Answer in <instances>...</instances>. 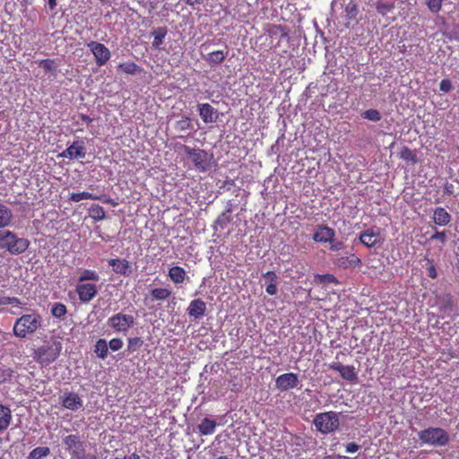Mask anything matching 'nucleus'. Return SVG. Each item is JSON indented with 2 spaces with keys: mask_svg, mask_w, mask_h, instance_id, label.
Wrapping results in <instances>:
<instances>
[{
  "mask_svg": "<svg viewBox=\"0 0 459 459\" xmlns=\"http://www.w3.org/2000/svg\"><path fill=\"white\" fill-rule=\"evenodd\" d=\"M94 353L101 359H105L108 354V345L105 339H99L94 345Z\"/></svg>",
  "mask_w": 459,
  "mask_h": 459,
  "instance_id": "nucleus-29",
  "label": "nucleus"
},
{
  "mask_svg": "<svg viewBox=\"0 0 459 459\" xmlns=\"http://www.w3.org/2000/svg\"><path fill=\"white\" fill-rule=\"evenodd\" d=\"M399 158L415 164L418 162L417 155L414 151L411 150L407 146H403L398 153Z\"/></svg>",
  "mask_w": 459,
  "mask_h": 459,
  "instance_id": "nucleus-33",
  "label": "nucleus"
},
{
  "mask_svg": "<svg viewBox=\"0 0 459 459\" xmlns=\"http://www.w3.org/2000/svg\"><path fill=\"white\" fill-rule=\"evenodd\" d=\"M362 117L373 122H377L382 117L377 109L370 108L362 113Z\"/></svg>",
  "mask_w": 459,
  "mask_h": 459,
  "instance_id": "nucleus-40",
  "label": "nucleus"
},
{
  "mask_svg": "<svg viewBox=\"0 0 459 459\" xmlns=\"http://www.w3.org/2000/svg\"><path fill=\"white\" fill-rule=\"evenodd\" d=\"M358 14V4L353 0H350L349 3L346 4L344 7L345 20L348 21V23H350L351 22L355 21L357 19ZM346 26L349 27V24H347Z\"/></svg>",
  "mask_w": 459,
  "mask_h": 459,
  "instance_id": "nucleus-26",
  "label": "nucleus"
},
{
  "mask_svg": "<svg viewBox=\"0 0 459 459\" xmlns=\"http://www.w3.org/2000/svg\"><path fill=\"white\" fill-rule=\"evenodd\" d=\"M30 246V241L18 236L11 230H0V249H5L12 255L24 253Z\"/></svg>",
  "mask_w": 459,
  "mask_h": 459,
  "instance_id": "nucleus-1",
  "label": "nucleus"
},
{
  "mask_svg": "<svg viewBox=\"0 0 459 459\" xmlns=\"http://www.w3.org/2000/svg\"><path fill=\"white\" fill-rule=\"evenodd\" d=\"M62 156L69 159L82 158L84 157L83 147L77 143H74L63 152Z\"/></svg>",
  "mask_w": 459,
  "mask_h": 459,
  "instance_id": "nucleus-25",
  "label": "nucleus"
},
{
  "mask_svg": "<svg viewBox=\"0 0 459 459\" xmlns=\"http://www.w3.org/2000/svg\"><path fill=\"white\" fill-rule=\"evenodd\" d=\"M453 191V185L452 184H446L445 186V192L447 194H452Z\"/></svg>",
  "mask_w": 459,
  "mask_h": 459,
  "instance_id": "nucleus-55",
  "label": "nucleus"
},
{
  "mask_svg": "<svg viewBox=\"0 0 459 459\" xmlns=\"http://www.w3.org/2000/svg\"><path fill=\"white\" fill-rule=\"evenodd\" d=\"M20 305L21 300L16 297H2L0 298V306L2 305Z\"/></svg>",
  "mask_w": 459,
  "mask_h": 459,
  "instance_id": "nucleus-44",
  "label": "nucleus"
},
{
  "mask_svg": "<svg viewBox=\"0 0 459 459\" xmlns=\"http://www.w3.org/2000/svg\"><path fill=\"white\" fill-rule=\"evenodd\" d=\"M344 446H345V451L350 454H354L360 449V446L354 442L348 443Z\"/></svg>",
  "mask_w": 459,
  "mask_h": 459,
  "instance_id": "nucleus-46",
  "label": "nucleus"
},
{
  "mask_svg": "<svg viewBox=\"0 0 459 459\" xmlns=\"http://www.w3.org/2000/svg\"><path fill=\"white\" fill-rule=\"evenodd\" d=\"M85 198H86V192L77 193V194H74L72 195V200H74L75 202H79V201L83 200Z\"/></svg>",
  "mask_w": 459,
  "mask_h": 459,
  "instance_id": "nucleus-52",
  "label": "nucleus"
},
{
  "mask_svg": "<svg viewBox=\"0 0 459 459\" xmlns=\"http://www.w3.org/2000/svg\"><path fill=\"white\" fill-rule=\"evenodd\" d=\"M330 243H331L330 249L332 251H338V250L342 249V247H343V243L342 241H337V242L333 241Z\"/></svg>",
  "mask_w": 459,
  "mask_h": 459,
  "instance_id": "nucleus-51",
  "label": "nucleus"
},
{
  "mask_svg": "<svg viewBox=\"0 0 459 459\" xmlns=\"http://www.w3.org/2000/svg\"><path fill=\"white\" fill-rule=\"evenodd\" d=\"M198 112L202 120L205 124L216 122L218 119V111L209 103L198 104Z\"/></svg>",
  "mask_w": 459,
  "mask_h": 459,
  "instance_id": "nucleus-13",
  "label": "nucleus"
},
{
  "mask_svg": "<svg viewBox=\"0 0 459 459\" xmlns=\"http://www.w3.org/2000/svg\"><path fill=\"white\" fill-rule=\"evenodd\" d=\"M329 368L337 371L342 378L351 383H355L358 380V376L354 366H344L338 362H333L329 365Z\"/></svg>",
  "mask_w": 459,
  "mask_h": 459,
  "instance_id": "nucleus-10",
  "label": "nucleus"
},
{
  "mask_svg": "<svg viewBox=\"0 0 459 459\" xmlns=\"http://www.w3.org/2000/svg\"><path fill=\"white\" fill-rule=\"evenodd\" d=\"M62 403H63L64 407L70 409V410H76L79 406L82 405V401H81L80 397L76 394H74V393L67 394L63 398Z\"/></svg>",
  "mask_w": 459,
  "mask_h": 459,
  "instance_id": "nucleus-28",
  "label": "nucleus"
},
{
  "mask_svg": "<svg viewBox=\"0 0 459 459\" xmlns=\"http://www.w3.org/2000/svg\"><path fill=\"white\" fill-rule=\"evenodd\" d=\"M99 276L94 271L88 270V281L89 280H98Z\"/></svg>",
  "mask_w": 459,
  "mask_h": 459,
  "instance_id": "nucleus-54",
  "label": "nucleus"
},
{
  "mask_svg": "<svg viewBox=\"0 0 459 459\" xmlns=\"http://www.w3.org/2000/svg\"><path fill=\"white\" fill-rule=\"evenodd\" d=\"M239 390V386H237V385H233L231 387V391L238 392Z\"/></svg>",
  "mask_w": 459,
  "mask_h": 459,
  "instance_id": "nucleus-58",
  "label": "nucleus"
},
{
  "mask_svg": "<svg viewBox=\"0 0 459 459\" xmlns=\"http://www.w3.org/2000/svg\"><path fill=\"white\" fill-rule=\"evenodd\" d=\"M13 220V214L12 210L0 202V229L5 228L11 225Z\"/></svg>",
  "mask_w": 459,
  "mask_h": 459,
  "instance_id": "nucleus-22",
  "label": "nucleus"
},
{
  "mask_svg": "<svg viewBox=\"0 0 459 459\" xmlns=\"http://www.w3.org/2000/svg\"><path fill=\"white\" fill-rule=\"evenodd\" d=\"M84 281H86V270L82 271L77 278L75 276L70 278L71 284L82 282L76 285V292L82 302L86 301V284L83 283Z\"/></svg>",
  "mask_w": 459,
  "mask_h": 459,
  "instance_id": "nucleus-17",
  "label": "nucleus"
},
{
  "mask_svg": "<svg viewBox=\"0 0 459 459\" xmlns=\"http://www.w3.org/2000/svg\"><path fill=\"white\" fill-rule=\"evenodd\" d=\"M48 5L51 10L56 6V0H48Z\"/></svg>",
  "mask_w": 459,
  "mask_h": 459,
  "instance_id": "nucleus-56",
  "label": "nucleus"
},
{
  "mask_svg": "<svg viewBox=\"0 0 459 459\" xmlns=\"http://www.w3.org/2000/svg\"><path fill=\"white\" fill-rule=\"evenodd\" d=\"M339 415V412L333 411L317 413L314 418L313 424L316 430L324 435L333 433L340 427Z\"/></svg>",
  "mask_w": 459,
  "mask_h": 459,
  "instance_id": "nucleus-3",
  "label": "nucleus"
},
{
  "mask_svg": "<svg viewBox=\"0 0 459 459\" xmlns=\"http://www.w3.org/2000/svg\"><path fill=\"white\" fill-rule=\"evenodd\" d=\"M429 12L437 13L442 9L443 0H424Z\"/></svg>",
  "mask_w": 459,
  "mask_h": 459,
  "instance_id": "nucleus-38",
  "label": "nucleus"
},
{
  "mask_svg": "<svg viewBox=\"0 0 459 459\" xmlns=\"http://www.w3.org/2000/svg\"><path fill=\"white\" fill-rule=\"evenodd\" d=\"M39 66L42 67L46 72L56 70L55 61L52 59H43L39 63Z\"/></svg>",
  "mask_w": 459,
  "mask_h": 459,
  "instance_id": "nucleus-43",
  "label": "nucleus"
},
{
  "mask_svg": "<svg viewBox=\"0 0 459 459\" xmlns=\"http://www.w3.org/2000/svg\"><path fill=\"white\" fill-rule=\"evenodd\" d=\"M362 264L360 258L356 255L351 254L349 256H341L336 260V264L343 269L356 268L360 266Z\"/></svg>",
  "mask_w": 459,
  "mask_h": 459,
  "instance_id": "nucleus-18",
  "label": "nucleus"
},
{
  "mask_svg": "<svg viewBox=\"0 0 459 459\" xmlns=\"http://www.w3.org/2000/svg\"><path fill=\"white\" fill-rule=\"evenodd\" d=\"M64 443L73 457L83 459L86 456L84 445L78 436L69 435L64 439Z\"/></svg>",
  "mask_w": 459,
  "mask_h": 459,
  "instance_id": "nucleus-9",
  "label": "nucleus"
},
{
  "mask_svg": "<svg viewBox=\"0 0 459 459\" xmlns=\"http://www.w3.org/2000/svg\"><path fill=\"white\" fill-rule=\"evenodd\" d=\"M115 459H127V456H124V457H116Z\"/></svg>",
  "mask_w": 459,
  "mask_h": 459,
  "instance_id": "nucleus-59",
  "label": "nucleus"
},
{
  "mask_svg": "<svg viewBox=\"0 0 459 459\" xmlns=\"http://www.w3.org/2000/svg\"><path fill=\"white\" fill-rule=\"evenodd\" d=\"M143 345V340L141 337H131L127 340V351L133 353L138 351Z\"/></svg>",
  "mask_w": 459,
  "mask_h": 459,
  "instance_id": "nucleus-36",
  "label": "nucleus"
},
{
  "mask_svg": "<svg viewBox=\"0 0 459 459\" xmlns=\"http://www.w3.org/2000/svg\"><path fill=\"white\" fill-rule=\"evenodd\" d=\"M108 345L112 351H117L123 347L124 342L120 338H113L108 342Z\"/></svg>",
  "mask_w": 459,
  "mask_h": 459,
  "instance_id": "nucleus-41",
  "label": "nucleus"
},
{
  "mask_svg": "<svg viewBox=\"0 0 459 459\" xmlns=\"http://www.w3.org/2000/svg\"><path fill=\"white\" fill-rule=\"evenodd\" d=\"M91 51L95 56L97 65L101 66L107 63V61L110 58V52L107 47L99 42H91L88 44Z\"/></svg>",
  "mask_w": 459,
  "mask_h": 459,
  "instance_id": "nucleus-12",
  "label": "nucleus"
},
{
  "mask_svg": "<svg viewBox=\"0 0 459 459\" xmlns=\"http://www.w3.org/2000/svg\"><path fill=\"white\" fill-rule=\"evenodd\" d=\"M91 213L90 216L93 217L94 219H102L105 216V212L102 207H100L99 205H92L91 208Z\"/></svg>",
  "mask_w": 459,
  "mask_h": 459,
  "instance_id": "nucleus-42",
  "label": "nucleus"
},
{
  "mask_svg": "<svg viewBox=\"0 0 459 459\" xmlns=\"http://www.w3.org/2000/svg\"><path fill=\"white\" fill-rule=\"evenodd\" d=\"M66 307L60 302L55 303L51 308V314L54 317L62 318L66 314Z\"/></svg>",
  "mask_w": 459,
  "mask_h": 459,
  "instance_id": "nucleus-37",
  "label": "nucleus"
},
{
  "mask_svg": "<svg viewBox=\"0 0 459 459\" xmlns=\"http://www.w3.org/2000/svg\"><path fill=\"white\" fill-rule=\"evenodd\" d=\"M359 239L367 247H374L382 243L381 229L377 226H372L362 231L359 234Z\"/></svg>",
  "mask_w": 459,
  "mask_h": 459,
  "instance_id": "nucleus-8",
  "label": "nucleus"
},
{
  "mask_svg": "<svg viewBox=\"0 0 459 459\" xmlns=\"http://www.w3.org/2000/svg\"><path fill=\"white\" fill-rule=\"evenodd\" d=\"M217 427V422L209 418H204L202 420L201 423L197 426V429L201 435L209 436L212 435Z\"/></svg>",
  "mask_w": 459,
  "mask_h": 459,
  "instance_id": "nucleus-24",
  "label": "nucleus"
},
{
  "mask_svg": "<svg viewBox=\"0 0 459 459\" xmlns=\"http://www.w3.org/2000/svg\"><path fill=\"white\" fill-rule=\"evenodd\" d=\"M135 325V318L129 314L117 313L108 319V325L115 333L126 334Z\"/></svg>",
  "mask_w": 459,
  "mask_h": 459,
  "instance_id": "nucleus-7",
  "label": "nucleus"
},
{
  "mask_svg": "<svg viewBox=\"0 0 459 459\" xmlns=\"http://www.w3.org/2000/svg\"><path fill=\"white\" fill-rule=\"evenodd\" d=\"M228 56V51L216 50L211 52L205 57V60L211 65H219L221 64Z\"/></svg>",
  "mask_w": 459,
  "mask_h": 459,
  "instance_id": "nucleus-31",
  "label": "nucleus"
},
{
  "mask_svg": "<svg viewBox=\"0 0 459 459\" xmlns=\"http://www.w3.org/2000/svg\"><path fill=\"white\" fill-rule=\"evenodd\" d=\"M50 454V449L48 446H39L34 448L29 454L28 459H42Z\"/></svg>",
  "mask_w": 459,
  "mask_h": 459,
  "instance_id": "nucleus-34",
  "label": "nucleus"
},
{
  "mask_svg": "<svg viewBox=\"0 0 459 459\" xmlns=\"http://www.w3.org/2000/svg\"><path fill=\"white\" fill-rule=\"evenodd\" d=\"M232 207L231 204H228L225 211L221 212L214 221V230L218 228L223 230L227 227V225L232 221Z\"/></svg>",
  "mask_w": 459,
  "mask_h": 459,
  "instance_id": "nucleus-19",
  "label": "nucleus"
},
{
  "mask_svg": "<svg viewBox=\"0 0 459 459\" xmlns=\"http://www.w3.org/2000/svg\"><path fill=\"white\" fill-rule=\"evenodd\" d=\"M420 445H429L431 446H446L450 441L449 434L446 430L438 427H429L418 432Z\"/></svg>",
  "mask_w": 459,
  "mask_h": 459,
  "instance_id": "nucleus-2",
  "label": "nucleus"
},
{
  "mask_svg": "<svg viewBox=\"0 0 459 459\" xmlns=\"http://www.w3.org/2000/svg\"><path fill=\"white\" fill-rule=\"evenodd\" d=\"M185 153L192 159L195 168L200 172H205L211 168V160L207 152L202 149L190 148L187 145L183 146Z\"/></svg>",
  "mask_w": 459,
  "mask_h": 459,
  "instance_id": "nucleus-6",
  "label": "nucleus"
},
{
  "mask_svg": "<svg viewBox=\"0 0 459 459\" xmlns=\"http://www.w3.org/2000/svg\"><path fill=\"white\" fill-rule=\"evenodd\" d=\"M98 290L94 284L88 283V302L96 296Z\"/></svg>",
  "mask_w": 459,
  "mask_h": 459,
  "instance_id": "nucleus-50",
  "label": "nucleus"
},
{
  "mask_svg": "<svg viewBox=\"0 0 459 459\" xmlns=\"http://www.w3.org/2000/svg\"><path fill=\"white\" fill-rule=\"evenodd\" d=\"M168 276L175 284H181L186 278V272L183 267L176 265L169 268Z\"/></svg>",
  "mask_w": 459,
  "mask_h": 459,
  "instance_id": "nucleus-21",
  "label": "nucleus"
},
{
  "mask_svg": "<svg viewBox=\"0 0 459 459\" xmlns=\"http://www.w3.org/2000/svg\"><path fill=\"white\" fill-rule=\"evenodd\" d=\"M82 118L83 120H85V119H86V116H85V115H82Z\"/></svg>",
  "mask_w": 459,
  "mask_h": 459,
  "instance_id": "nucleus-60",
  "label": "nucleus"
},
{
  "mask_svg": "<svg viewBox=\"0 0 459 459\" xmlns=\"http://www.w3.org/2000/svg\"><path fill=\"white\" fill-rule=\"evenodd\" d=\"M375 7L379 14L385 16L394 8V4L377 1Z\"/></svg>",
  "mask_w": 459,
  "mask_h": 459,
  "instance_id": "nucleus-39",
  "label": "nucleus"
},
{
  "mask_svg": "<svg viewBox=\"0 0 459 459\" xmlns=\"http://www.w3.org/2000/svg\"><path fill=\"white\" fill-rule=\"evenodd\" d=\"M108 264L112 266L113 271L117 274L128 276L132 273L130 263L126 259H110Z\"/></svg>",
  "mask_w": 459,
  "mask_h": 459,
  "instance_id": "nucleus-15",
  "label": "nucleus"
},
{
  "mask_svg": "<svg viewBox=\"0 0 459 459\" xmlns=\"http://www.w3.org/2000/svg\"><path fill=\"white\" fill-rule=\"evenodd\" d=\"M427 262H428V267H427L428 276L431 279H436L437 277V272L435 264H433V261L430 259H427Z\"/></svg>",
  "mask_w": 459,
  "mask_h": 459,
  "instance_id": "nucleus-45",
  "label": "nucleus"
},
{
  "mask_svg": "<svg viewBox=\"0 0 459 459\" xmlns=\"http://www.w3.org/2000/svg\"><path fill=\"white\" fill-rule=\"evenodd\" d=\"M118 68L127 74H134L142 71L141 67L134 62L121 63L119 64Z\"/></svg>",
  "mask_w": 459,
  "mask_h": 459,
  "instance_id": "nucleus-35",
  "label": "nucleus"
},
{
  "mask_svg": "<svg viewBox=\"0 0 459 459\" xmlns=\"http://www.w3.org/2000/svg\"><path fill=\"white\" fill-rule=\"evenodd\" d=\"M264 278L266 279V281H269V283L266 285V292L269 294V295H275L277 293V284H276V280H277V275L274 272H267L265 274H264Z\"/></svg>",
  "mask_w": 459,
  "mask_h": 459,
  "instance_id": "nucleus-32",
  "label": "nucleus"
},
{
  "mask_svg": "<svg viewBox=\"0 0 459 459\" xmlns=\"http://www.w3.org/2000/svg\"><path fill=\"white\" fill-rule=\"evenodd\" d=\"M206 311V304L200 299H194L190 302L187 313L190 316L195 318H201L204 316Z\"/></svg>",
  "mask_w": 459,
  "mask_h": 459,
  "instance_id": "nucleus-16",
  "label": "nucleus"
},
{
  "mask_svg": "<svg viewBox=\"0 0 459 459\" xmlns=\"http://www.w3.org/2000/svg\"><path fill=\"white\" fill-rule=\"evenodd\" d=\"M167 33V27H159L156 30H154V31L152 32L154 39L152 44L153 48H160V45L163 43V39H165Z\"/></svg>",
  "mask_w": 459,
  "mask_h": 459,
  "instance_id": "nucleus-30",
  "label": "nucleus"
},
{
  "mask_svg": "<svg viewBox=\"0 0 459 459\" xmlns=\"http://www.w3.org/2000/svg\"><path fill=\"white\" fill-rule=\"evenodd\" d=\"M127 459H140V456L136 453H133L131 455L127 456Z\"/></svg>",
  "mask_w": 459,
  "mask_h": 459,
  "instance_id": "nucleus-57",
  "label": "nucleus"
},
{
  "mask_svg": "<svg viewBox=\"0 0 459 459\" xmlns=\"http://www.w3.org/2000/svg\"><path fill=\"white\" fill-rule=\"evenodd\" d=\"M321 282H335L336 279L333 274L326 273L323 275H317Z\"/></svg>",
  "mask_w": 459,
  "mask_h": 459,
  "instance_id": "nucleus-49",
  "label": "nucleus"
},
{
  "mask_svg": "<svg viewBox=\"0 0 459 459\" xmlns=\"http://www.w3.org/2000/svg\"><path fill=\"white\" fill-rule=\"evenodd\" d=\"M439 89L443 92H448L452 89L451 82L447 79H444L441 81Z\"/></svg>",
  "mask_w": 459,
  "mask_h": 459,
  "instance_id": "nucleus-48",
  "label": "nucleus"
},
{
  "mask_svg": "<svg viewBox=\"0 0 459 459\" xmlns=\"http://www.w3.org/2000/svg\"><path fill=\"white\" fill-rule=\"evenodd\" d=\"M62 345L59 342L49 341L34 351V359L42 366H48L54 362L60 354Z\"/></svg>",
  "mask_w": 459,
  "mask_h": 459,
  "instance_id": "nucleus-5",
  "label": "nucleus"
},
{
  "mask_svg": "<svg viewBox=\"0 0 459 459\" xmlns=\"http://www.w3.org/2000/svg\"><path fill=\"white\" fill-rule=\"evenodd\" d=\"M41 325L40 316L38 314H27L19 317L13 325L15 336L24 338L30 333H35Z\"/></svg>",
  "mask_w": 459,
  "mask_h": 459,
  "instance_id": "nucleus-4",
  "label": "nucleus"
},
{
  "mask_svg": "<svg viewBox=\"0 0 459 459\" xmlns=\"http://www.w3.org/2000/svg\"><path fill=\"white\" fill-rule=\"evenodd\" d=\"M334 236L333 229L326 225H319L313 235V240L319 243L333 242Z\"/></svg>",
  "mask_w": 459,
  "mask_h": 459,
  "instance_id": "nucleus-14",
  "label": "nucleus"
},
{
  "mask_svg": "<svg viewBox=\"0 0 459 459\" xmlns=\"http://www.w3.org/2000/svg\"><path fill=\"white\" fill-rule=\"evenodd\" d=\"M172 291L168 288H154L150 291V297L152 301H163L168 299Z\"/></svg>",
  "mask_w": 459,
  "mask_h": 459,
  "instance_id": "nucleus-27",
  "label": "nucleus"
},
{
  "mask_svg": "<svg viewBox=\"0 0 459 459\" xmlns=\"http://www.w3.org/2000/svg\"><path fill=\"white\" fill-rule=\"evenodd\" d=\"M185 3L192 7L195 5H200L203 4V0H184Z\"/></svg>",
  "mask_w": 459,
  "mask_h": 459,
  "instance_id": "nucleus-53",
  "label": "nucleus"
},
{
  "mask_svg": "<svg viewBox=\"0 0 459 459\" xmlns=\"http://www.w3.org/2000/svg\"><path fill=\"white\" fill-rule=\"evenodd\" d=\"M275 384L281 391H287L298 386L299 377L295 373H284L276 378Z\"/></svg>",
  "mask_w": 459,
  "mask_h": 459,
  "instance_id": "nucleus-11",
  "label": "nucleus"
},
{
  "mask_svg": "<svg viewBox=\"0 0 459 459\" xmlns=\"http://www.w3.org/2000/svg\"><path fill=\"white\" fill-rule=\"evenodd\" d=\"M439 240L441 243H445L446 241V235L445 231H437L434 235L430 237V240Z\"/></svg>",
  "mask_w": 459,
  "mask_h": 459,
  "instance_id": "nucleus-47",
  "label": "nucleus"
},
{
  "mask_svg": "<svg viewBox=\"0 0 459 459\" xmlns=\"http://www.w3.org/2000/svg\"><path fill=\"white\" fill-rule=\"evenodd\" d=\"M433 220L435 224L438 226H446L451 221V215L443 207H437L434 210Z\"/></svg>",
  "mask_w": 459,
  "mask_h": 459,
  "instance_id": "nucleus-20",
  "label": "nucleus"
},
{
  "mask_svg": "<svg viewBox=\"0 0 459 459\" xmlns=\"http://www.w3.org/2000/svg\"><path fill=\"white\" fill-rule=\"evenodd\" d=\"M12 421V412L9 407L0 404V433L8 429Z\"/></svg>",
  "mask_w": 459,
  "mask_h": 459,
  "instance_id": "nucleus-23",
  "label": "nucleus"
}]
</instances>
